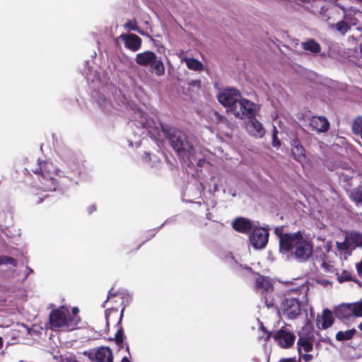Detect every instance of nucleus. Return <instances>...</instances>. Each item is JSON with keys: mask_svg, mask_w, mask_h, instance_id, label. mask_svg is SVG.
Instances as JSON below:
<instances>
[{"mask_svg": "<svg viewBox=\"0 0 362 362\" xmlns=\"http://www.w3.org/2000/svg\"><path fill=\"white\" fill-rule=\"evenodd\" d=\"M160 126L180 159L183 162H190L195 151L192 143L187 136L182 132L169 124L160 123Z\"/></svg>", "mask_w": 362, "mask_h": 362, "instance_id": "1", "label": "nucleus"}, {"mask_svg": "<svg viewBox=\"0 0 362 362\" xmlns=\"http://www.w3.org/2000/svg\"><path fill=\"white\" fill-rule=\"evenodd\" d=\"M30 170L37 176L39 186L43 191H56L60 185L57 170L51 162H40L38 167Z\"/></svg>", "mask_w": 362, "mask_h": 362, "instance_id": "2", "label": "nucleus"}, {"mask_svg": "<svg viewBox=\"0 0 362 362\" xmlns=\"http://www.w3.org/2000/svg\"><path fill=\"white\" fill-rule=\"evenodd\" d=\"M74 321V319L70 315L69 309L64 306L54 309L49 313V322L52 330L72 327L76 325Z\"/></svg>", "mask_w": 362, "mask_h": 362, "instance_id": "3", "label": "nucleus"}, {"mask_svg": "<svg viewBox=\"0 0 362 362\" xmlns=\"http://www.w3.org/2000/svg\"><path fill=\"white\" fill-rule=\"evenodd\" d=\"M334 315L341 320L362 317V298L357 302L340 304L334 309Z\"/></svg>", "mask_w": 362, "mask_h": 362, "instance_id": "4", "label": "nucleus"}, {"mask_svg": "<svg viewBox=\"0 0 362 362\" xmlns=\"http://www.w3.org/2000/svg\"><path fill=\"white\" fill-rule=\"evenodd\" d=\"M255 288L263 296L267 307H273L274 300L272 297V293L274 291V286L272 280L268 277L259 275L255 279Z\"/></svg>", "mask_w": 362, "mask_h": 362, "instance_id": "5", "label": "nucleus"}, {"mask_svg": "<svg viewBox=\"0 0 362 362\" xmlns=\"http://www.w3.org/2000/svg\"><path fill=\"white\" fill-rule=\"evenodd\" d=\"M272 338L279 347L288 349L294 345L296 337L290 329L283 326L273 332Z\"/></svg>", "mask_w": 362, "mask_h": 362, "instance_id": "6", "label": "nucleus"}, {"mask_svg": "<svg viewBox=\"0 0 362 362\" xmlns=\"http://www.w3.org/2000/svg\"><path fill=\"white\" fill-rule=\"evenodd\" d=\"M231 112L240 119L251 118L256 115V105L247 99L240 98Z\"/></svg>", "mask_w": 362, "mask_h": 362, "instance_id": "7", "label": "nucleus"}, {"mask_svg": "<svg viewBox=\"0 0 362 362\" xmlns=\"http://www.w3.org/2000/svg\"><path fill=\"white\" fill-rule=\"evenodd\" d=\"M298 336L297 349L298 354H300L302 350L305 353L312 351L315 340L313 330L307 327H304L298 332Z\"/></svg>", "mask_w": 362, "mask_h": 362, "instance_id": "8", "label": "nucleus"}, {"mask_svg": "<svg viewBox=\"0 0 362 362\" xmlns=\"http://www.w3.org/2000/svg\"><path fill=\"white\" fill-rule=\"evenodd\" d=\"M304 236L301 231L293 233H286L281 235L279 243V251L286 253L294 250Z\"/></svg>", "mask_w": 362, "mask_h": 362, "instance_id": "9", "label": "nucleus"}, {"mask_svg": "<svg viewBox=\"0 0 362 362\" xmlns=\"http://www.w3.org/2000/svg\"><path fill=\"white\" fill-rule=\"evenodd\" d=\"M240 98L241 95L238 90L230 88L223 89L218 94V100L228 108V112H231Z\"/></svg>", "mask_w": 362, "mask_h": 362, "instance_id": "10", "label": "nucleus"}, {"mask_svg": "<svg viewBox=\"0 0 362 362\" xmlns=\"http://www.w3.org/2000/svg\"><path fill=\"white\" fill-rule=\"evenodd\" d=\"M269 236V229L253 228L249 236L250 243L255 249H263L267 245Z\"/></svg>", "mask_w": 362, "mask_h": 362, "instance_id": "11", "label": "nucleus"}, {"mask_svg": "<svg viewBox=\"0 0 362 362\" xmlns=\"http://www.w3.org/2000/svg\"><path fill=\"white\" fill-rule=\"evenodd\" d=\"M281 309L290 320L296 318L301 313L300 303L296 298H286L281 303Z\"/></svg>", "mask_w": 362, "mask_h": 362, "instance_id": "12", "label": "nucleus"}, {"mask_svg": "<svg viewBox=\"0 0 362 362\" xmlns=\"http://www.w3.org/2000/svg\"><path fill=\"white\" fill-rule=\"evenodd\" d=\"M292 253L298 261L305 262L313 255V245L311 242L303 238Z\"/></svg>", "mask_w": 362, "mask_h": 362, "instance_id": "13", "label": "nucleus"}, {"mask_svg": "<svg viewBox=\"0 0 362 362\" xmlns=\"http://www.w3.org/2000/svg\"><path fill=\"white\" fill-rule=\"evenodd\" d=\"M234 230L243 234H247L253 229V222L245 217H236L231 223Z\"/></svg>", "mask_w": 362, "mask_h": 362, "instance_id": "14", "label": "nucleus"}, {"mask_svg": "<svg viewBox=\"0 0 362 362\" xmlns=\"http://www.w3.org/2000/svg\"><path fill=\"white\" fill-rule=\"evenodd\" d=\"M119 38L122 40L125 47L132 52L138 51L142 45L141 38L134 33L122 34Z\"/></svg>", "mask_w": 362, "mask_h": 362, "instance_id": "15", "label": "nucleus"}, {"mask_svg": "<svg viewBox=\"0 0 362 362\" xmlns=\"http://www.w3.org/2000/svg\"><path fill=\"white\" fill-rule=\"evenodd\" d=\"M310 126L313 131L317 133H325L329 130L330 124L324 116H313L310 119Z\"/></svg>", "mask_w": 362, "mask_h": 362, "instance_id": "16", "label": "nucleus"}, {"mask_svg": "<svg viewBox=\"0 0 362 362\" xmlns=\"http://www.w3.org/2000/svg\"><path fill=\"white\" fill-rule=\"evenodd\" d=\"M291 147L292 157L294 160L299 163H303L306 160L305 149L298 138L295 137L291 139Z\"/></svg>", "mask_w": 362, "mask_h": 362, "instance_id": "17", "label": "nucleus"}, {"mask_svg": "<svg viewBox=\"0 0 362 362\" xmlns=\"http://www.w3.org/2000/svg\"><path fill=\"white\" fill-rule=\"evenodd\" d=\"M246 128L250 134L257 138H262L265 134L262 124L256 119L255 116L248 118Z\"/></svg>", "mask_w": 362, "mask_h": 362, "instance_id": "18", "label": "nucleus"}, {"mask_svg": "<svg viewBox=\"0 0 362 362\" xmlns=\"http://www.w3.org/2000/svg\"><path fill=\"white\" fill-rule=\"evenodd\" d=\"M156 56L153 51H145L136 54L135 62L141 66H148L156 59Z\"/></svg>", "mask_w": 362, "mask_h": 362, "instance_id": "19", "label": "nucleus"}, {"mask_svg": "<svg viewBox=\"0 0 362 362\" xmlns=\"http://www.w3.org/2000/svg\"><path fill=\"white\" fill-rule=\"evenodd\" d=\"M95 360L96 362H112L113 354L112 350L109 347L102 346L99 348L95 353Z\"/></svg>", "mask_w": 362, "mask_h": 362, "instance_id": "20", "label": "nucleus"}, {"mask_svg": "<svg viewBox=\"0 0 362 362\" xmlns=\"http://www.w3.org/2000/svg\"><path fill=\"white\" fill-rule=\"evenodd\" d=\"M124 308H125V305H124L122 307L121 312L119 313V319L117 322L118 329H117V332L115 335V338H114L116 344L119 346H121L122 345L123 341H124V329H123V327L122 326V318L124 316Z\"/></svg>", "mask_w": 362, "mask_h": 362, "instance_id": "21", "label": "nucleus"}, {"mask_svg": "<svg viewBox=\"0 0 362 362\" xmlns=\"http://www.w3.org/2000/svg\"><path fill=\"white\" fill-rule=\"evenodd\" d=\"M149 66L150 71L156 76H161L165 74V66L160 57L158 58L156 56V59L152 62Z\"/></svg>", "mask_w": 362, "mask_h": 362, "instance_id": "22", "label": "nucleus"}, {"mask_svg": "<svg viewBox=\"0 0 362 362\" xmlns=\"http://www.w3.org/2000/svg\"><path fill=\"white\" fill-rule=\"evenodd\" d=\"M301 47L303 49L310 51L313 54H317L321 51L320 45L313 39H310L306 42H302Z\"/></svg>", "mask_w": 362, "mask_h": 362, "instance_id": "23", "label": "nucleus"}, {"mask_svg": "<svg viewBox=\"0 0 362 362\" xmlns=\"http://www.w3.org/2000/svg\"><path fill=\"white\" fill-rule=\"evenodd\" d=\"M322 329H327L330 327L334 323V318L332 317V313L329 310L325 309L323 310L322 315Z\"/></svg>", "mask_w": 362, "mask_h": 362, "instance_id": "24", "label": "nucleus"}, {"mask_svg": "<svg viewBox=\"0 0 362 362\" xmlns=\"http://www.w3.org/2000/svg\"><path fill=\"white\" fill-rule=\"evenodd\" d=\"M356 333L354 328L346 331H339L336 334V339L339 341H346L351 339Z\"/></svg>", "mask_w": 362, "mask_h": 362, "instance_id": "25", "label": "nucleus"}, {"mask_svg": "<svg viewBox=\"0 0 362 362\" xmlns=\"http://www.w3.org/2000/svg\"><path fill=\"white\" fill-rule=\"evenodd\" d=\"M350 197L356 206H362V185H358L351 191Z\"/></svg>", "mask_w": 362, "mask_h": 362, "instance_id": "26", "label": "nucleus"}, {"mask_svg": "<svg viewBox=\"0 0 362 362\" xmlns=\"http://www.w3.org/2000/svg\"><path fill=\"white\" fill-rule=\"evenodd\" d=\"M185 62L189 69L193 71H202L204 68L203 64L194 58H185Z\"/></svg>", "mask_w": 362, "mask_h": 362, "instance_id": "27", "label": "nucleus"}, {"mask_svg": "<svg viewBox=\"0 0 362 362\" xmlns=\"http://www.w3.org/2000/svg\"><path fill=\"white\" fill-rule=\"evenodd\" d=\"M123 295L124 294L122 293L116 291H115L114 288H112L108 292L107 300L103 303V308L105 307V303L108 300H113L114 302H117V298L121 299L122 300L121 304H123V303H124Z\"/></svg>", "mask_w": 362, "mask_h": 362, "instance_id": "28", "label": "nucleus"}, {"mask_svg": "<svg viewBox=\"0 0 362 362\" xmlns=\"http://www.w3.org/2000/svg\"><path fill=\"white\" fill-rule=\"evenodd\" d=\"M331 28L337 30L340 34L345 35L350 30L351 26L346 21H341L333 24Z\"/></svg>", "mask_w": 362, "mask_h": 362, "instance_id": "29", "label": "nucleus"}, {"mask_svg": "<svg viewBox=\"0 0 362 362\" xmlns=\"http://www.w3.org/2000/svg\"><path fill=\"white\" fill-rule=\"evenodd\" d=\"M352 132L355 135L360 136L362 139V116H358L355 118L352 125Z\"/></svg>", "mask_w": 362, "mask_h": 362, "instance_id": "30", "label": "nucleus"}, {"mask_svg": "<svg viewBox=\"0 0 362 362\" xmlns=\"http://www.w3.org/2000/svg\"><path fill=\"white\" fill-rule=\"evenodd\" d=\"M336 275L337 276V281L339 283L354 281V279L352 277L351 273L347 270H343L340 274L339 272H337Z\"/></svg>", "mask_w": 362, "mask_h": 362, "instance_id": "31", "label": "nucleus"}, {"mask_svg": "<svg viewBox=\"0 0 362 362\" xmlns=\"http://www.w3.org/2000/svg\"><path fill=\"white\" fill-rule=\"evenodd\" d=\"M349 235L351 243L356 247H362V233L358 231H353Z\"/></svg>", "mask_w": 362, "mask_h": 362, "instance_id": "32", "label": "nucleus"}, {"mask_svg": "<svg viewBox=\"0 0 362 362\" xmlns=\"http://www.w3.org/2000/svg\"><path fill=\"white\" fill-rule=\"evenodd\" d=\"M351 245L352 243L350 239V235H346L343 242L340 243L337 241L336 243L337 248L338 249V250L340 251H345L349 250L351 247Z\"/></svg>", "mask_w": 362, "mask_h": 362, "instance_id": "33", "label": "nucleus"}, {"mask_svg": "<svg viewBox=\"0 0 362 362\" xmlns=\"http://www.w3.org/2000/svg\"><path fill=\"white\" fill-rule=\"evenodd\" d=\"M124 28L127 30L139 31L136 19L128 20L124 25Z\"/></svg>", "mask_w": 362, "mask_h": 362, "instance_id": "34", "label": "nucleus"}, {"mask_svg": "<svg viewBox=\"0 0 362 362\" xmlns=\"http://www.w3.org/2000/svg\"><path fill=\"white\" fill-rule=\"evenodd\" d=\"M1 264H11L16 266V260L12 257L0 255V265Z\"/></svg>", "mask_w": 362, "mask_h": 362, "instance_id": "35", "label": "nucleus"}, {"mask_svg": "<svg viewBox=\"0 0 362 362\" xmlns=\"http://www.w3.org/2000/svg\"><path fill=\"white\" fill-rule=\"evenodd\" d=\"M117 313H118V309L115 308H110L105 310V318H106V322H107V325H109V322H110V316L112 315H117Z\"/></svg>", "mask_w": 362, "mask_h": 362, "instance_id": "36", "label": "nucleus"}, {"mask_svg": "<svg viewBox=\"0 0 362 362\" xmlns=\"http://www.w3.org/2000/svg\"><path fill=\"white\" fill-rule=\"evenodd\" d=\"M69 168L71 170V174L74 175H79L81 174L80 166L77 163H71L69 164Z\"/></svg>", "mask_w": 362, "mask_h": 362, "instance_id": "37", "label": "nucleus"}, {"mask_svg": "<svg viewBox=\"0 0 362 362\" xmlns=\"http://www.w3.org/2000/svg\"><path fill=\"white\" fill-rule=\"evenodd\" d=\"M261 330L266 334V337L264 338L265 341H268L271 337H272L273 332L268 331L264 326L261 327Z\"/></svg>", "mask_w": 362, "mask_h": 362, "instance_id": "38", "label": "nucleus"}, {"mask_svg": "<svg viewBox=\"0 0 362 362\" xmlns=\"http://www.w3.org/2000/svg\"><path fill=\"white\" fill-rule=\"evenodd\" d=\"M282 230H283L282 227H277L274 229V233L278 236V238L279 239V242L281 241V235L286 233H283Z\"/></svg>", "mask_w": 362, "mask_h": 362, "instance_id": "39", "label": "nucleus"}, {"mask_svg": "<svg viewBox=\"0 0 362 362\" xmlns=\"http://www.w3.org/2000/svg\"><path fill=\"white\" fill-rule=\"evenodd\" d=\"M356 269L358 275H362V259L361 261L356 264Z\"/></svg>", "mask_w": 362, "mask_h": 362, "instance_id": "40", "label": "nucleus"}, {"mask_svg": "<svg viewBox=\"0 0 362 362\" xmlns=\"http://www.w3.org/2000/svg\"><path fill=\"white\" fill-rule=\"evenodd\" d=\"M200 83H201V81L200 80H191L190 81H189L188 84L190 86H200Z\"/></svg>", "mask_w": 362, "mask_h": 362, "instance_id": "41", "label": "nucleus"}, {"mask_svg": "<svg viewBox=\"0 0 362 362\" xmlns=\"http://www.w3.org/2000/svg\"><path fill=\"white\" fill-rule=\"evenodd\" d=\"M141 245H136V247H134L133 249H132L131 247L127 246L126 247V250H127V254H130L132 253L133 251H136L137 250L139 249Z\"/></svg>", "mask_w": 362, "mask_h": 362, "instance_id": "42", "label": "nucleus"}, {"mask_svg": "<svg viewBox=\"0 0 362 362\" xmlns=\"http://www.w3.org/2000/svg\"><path fill=\"white\" fill-rule=\"evenodd\" d=\"M279 362H296V360L294 358H282Z\"/></svg>", "mask_w": 362, "mask_h": 362, "instance_id": "43", "label": "nucleus"}, {"mask_svg": "<svg viewBox=\"0 0 362 362\" xmlns=\"http://www.w3.org/2000/svg\"><path fill=\"white\" fill-rule=\"evenodd\" d=\"M87 210H88V212L90 214L96 210V207L95 205L93 204V205H90V206H88Z\"/></svg>", "mask_w": 362, "mask_h": 362, "instance_id": "44", "label": "nucleus"}, {"mask_svg": "<svg viewBox=\"0 0 362 362\" xmlns=\"http://www.w3.org/2000/svg\"><path fill=\"white\" fill-rule=\"evenodd\" d=\"M303 358H304V360L305 361H309L313 359V356L311 354H305L303 356Z\"/></svg>", "mask_w": 362, "mask_h": 362, "instance_id": "45", "label": "nucleus"}, {"mask_svg": "<svg viewBox=\"0 0 362 362\" xmlns=\"http://www.w3.org/2000/svg\"><path fill=\"white\" fill-rule=\"evenodd\" d=\"M276 136L275 134H274V141H273V146H277L280 145V141L276 140Z\"/></svg>", "mask_w": 362, "mask_h": 362, "instance_id": "46", "label": "nucleus"}, {"mask_svg": "<svg viewBox=\"0 0 362 362\" xmlns=\"http://www.w3.org/2000/svg\"><path fill=\"white\" fill-rule=\"evenodd\" d=\"M78 312H79V309L77 307L73 308L72 313H73L74 315L78 314Z\"/></svg>", "mask_w": 362, "mask_h": 362, "instance_id": "47", "label": "nucleus"}, {"mask_svg": "<svg viewBox=\"0 0 362 362\" xmlns=\"http://www.w3.org/2000/svg\"><path fill=\"white\" fill-rule=\"evenodd\" d=\"M204 162H205V160L199 159L198 161V163H197L198 166H200V167L202 166L203 164L204 163Z\"/></svg>", "mask_w": 362, "mask_h": 362, "instance_id": "48", "label": "nucleus"}, {"mask_svg": "<svg viewBox=\"0 0 362 362\" xmlns=\"http://www.w3.org/2000/svg\"><path fill=\"white\" fill-rule=\"evenodd\" d=\"M358 47H359L361 56L362 57V42L359 44Z\"/></svg>", "mask_w": 362, "mask_h": 362, "instance_id": "49", "label": "nucleus"}, {"mask_svg": "<svg viewBox=\"0 0 362 362\" xmlns=\"http://www.w3.org/2000/svg\"><path fill=\"white\" fill-rule=\"evenodd\" d=\"M121 362H130L129 361V359L127 358V357H124L122 359V361Z\"/></svg>", "mask_w": 362, "mask_h": 362, "instance_id": "50", "label": "nucleus"}, {"mask_svg": "<svg viewBox=\"0 0 362 362\" xmlns=\"http://www.w3.org/2000/svg\"><path fill=\"white\" fill-rule=\"evenodd\" d=\"M3 339L0 337V349L2 348L3 346Z\"/></svg>", "mask_w": 362, "mask_h": 362, "instance_id": "51", "label": "nucleus"}, {"mask_svg": "<svg viewBox=\"0 0 362 362\" xmlns=\"http://www.w3.org/2000/svg\"><path fill=\"white\" fill-rule=\"evenodd\" d=\"M42 201H43V198H39V199H38L37 201H36V203H37V204H40V203H41Z\"/></svg>", "mask_w": 362, "mask_h": 362, "instance_id": "52", "label": "nucleus"}, {"mask_svg": "<svg viewBox=\"0 0 362 362\" xmlns=\"http://www.w3.org/2000/svg\"><path fill=\"white\" fill-rule=\"evenodd\" d=\"M358 327L359 329L362 331V322L358 325Z\"/></svg>", "mask_w": 362, "mask_h": 362, "instance_id": "53", "label": "nucleus"}, {"mask_svg": "<svg viewBox=\"0 0 362 362\" xmlns=\"http://www.w3.org/2000/svg\"><path fill=\"white\" fill-rule=\"evenodd\" d=\"M126 349L127 350V351H129V346H128V345H127Z\"/></svg>", "mask_w": 362, "mask_h": 362, "instance_id": "54", "label": "nucleus"}]
</instances>
